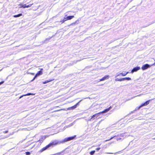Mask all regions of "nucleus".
Segmentation results:
<instances>
[{"instance_id": "9d476101", "label": "nucleus", "mask_w": 155, "mask_h": 155, "mask_svg": "<svg viewBox=\"0 0 155 155\" xmlns=\"http://www.w3.org/2000/svg\"><path fill=\"white\" fill-rule=\"evenodd\" d=\"M81 101H79L78 103L76 104L75 105L71 107L70 108L71 109H74L75 108H76L77 106L79 105V104L80 103V102Z\"/></svg>"}, {"instance_id": "a211bd4d", "label": "nucleus", "mask_w": 155, "mask_h": 155, "mask_svg": "<svg viewBox=\"0 0 155 155\" xmlns=\"http://www.w3.org/2000/svg\"><path fill=\"white\" fill-rule=\"evenodd\" d=\"M95 152V150H92L90 152V153L91 155H93L94 153Z\"/></svg>"}, {"instance_id": "4be33fe9", "label": "nucleus", "mask_w": 155, "mask_h": 155, "mask_svg": "<svg viewBox=\"0 0 155 155\" xmlns=\"http://www.w3.org/2000/svg\"><path fill=\"white\" fill-rule=\"evenodd\" d=\"M8 130H5V131H3V133L6 134V133H8Z\"/></svg>"}, {"instance_id": "f03ea898", "label": "nucleus", "mask_w": 155, "mask_h": 155, "mask_svg": "<svg viewBox=\"0 0 155 155\" xmlns=\"http://www.w3.org/2000/svg\"><path fill=\"white\" fill-rule=\"evenodd\" d=\"M43 68H41L40 69V70L39 71L37 72V73L36 74L35 76L34 77L33 79L31 80V81H33L35 79V78L41 75H42L43 74Z\"/></svg>"}, {"instance_id": "6ab92c4d", "label": "nucleus", "mask_w": 155, "mask_h": 155, "mask_svg": "<svg viewBox=\"0 0 155 155\" xmlns=\"http://www.w3.org/2000/svg\"><path fill=\"white\" fill-rule=\"evenodd\" d=\"M34 95V94H31V93H28L26 94H25V96H29V95Z\"/></svg>"}, {"instance_id": "0eeeda50", "label": "nucleus", "mask_w": 155, "mask_h": 155, "mask_svg": "<svg viewBox=\"0 0 155 155\" xmlns=\"http://www.w3.org/2000/svg\"><path fill=\"white\" fill-rule=\"evenodd\" d=\"M32 5H33V4H30V5H26V4H24L23 5H21L20 7L22 8H27L30 7Z\"/></svg>"}, {"instance_id": "39448f33", "label": "nucleus", "mask_w": 155, "mask_h": 155, "mask_svg": "<svg viewBox=\"0 0 155 155\" xmlns=\"http://www.w3.org/2000/svg\"><path fill=\"white\" fill-rule=\"evenodd\" d=\"M110 78V76L109 75H106L103 77L101 79H100L99 81H104L105 80L108 79Z\"/></svg>"}, {"instance_id": "c85d7f7f", "label": "nucleus", "mask_w": 155, "mask_h": 155, "mask_svg": "<svg viewBox=\"0 0 155 155\" xmlns=\"http://www.w3.org/2000/svg\"><path fill=\"white\" fill-rule=\"evenodd\" d=\"M153 139H154V140H155V138H153Z\"/></svg>"}, {"instance_id": "c756f323", "label": "nucleus", "mask_w": 155, "mask_h": 155, "mask_svg": "<svg viewBox=\"0 0 155 155\" xmlns=\"http://www.w3.org/2000/svg\"><path fill=\"white\" fill-rule=\"evenodd\" d=\"M99 149L97 148V150H98Z\"/></svg>"}, {"instance_id": "ddd939ff", "label": "nucleus", "mask_w": 155, "mask_h": 155, "mask_svg": "<svg viewBox=\"0 0 155 155\" xmlns=\"http://www.w3.org/2000/svg\"><path fill=\"white\" fill-rule=\"evenodd\" d=\"M53 80H52V79H51V80H46L45 81H43L42 82V84H46V83H48V82H51V81H52Z\"/></svg>"}, {"instance_id": "1a4fd4ad", "label": "nucleus", "mask_w": 155, "mask_h": 155, "mask_svg": "<svg viewBox=\"0 0 155 155\" xmlns=\"http://www.w3.org/2000/svg\"><path fill=\"white\" fill-rule=\"evenodd\" d=\"M58 144V143H56L54 142H53L51 143H50L48 144L47 145L48 147H50L52 146L53 145H56Z\"/></svg>"}, {"instance_id": "b1692460", "label": "nucleus", "mask_w": 155, "mask_h": 155, "mask_svg": "<svg viewBox=\"0 0 155 155\" xmlns=\"http://www.w3.org/2000/svg\"><path fill=\"white\" fill-rule=\"evenodd\" d=\"M4 81H2L1 82H0V85H1V84H3L4 83Z\"/></svg>"}, {"instance_id": "4468645a", "label": "nucleus", "mask_w": 155, "mask_h": 155, "mask_svg": "<svg viewBox=\"0 0 155 155\" xmlns=\"http://www.w3.org/2000/svg\"><path fill=\"white\" fill-rule=\"evenodd\" d=\"M67 18L68 20H70L73 18L74 17V15H71V16H68L67 17Z\"/></svg>"}, {"instance_id": "f257e3e1", "label": "nucleus", "mask_w": 155, "mask_h": 155, "mask_svg": "<svg viewBox=\"0 0 155 155\" xmlns=\"http://www.w3.org/2000/svg\"><path fill=\"white\" fill-rule=\"evenodd\" d=\"M152 99H150L148 101H147L144 103H142L139 107H137L138 110L141 107L144 106H146L149 104L150 101L152 100Z\"/></svg>"}, {"instance_id": "6e6552de", "label": "nucleus", "mask_w": 155, "mask_h": 155, "mask_svg": "<svg viewBox=\"0 0 155 155\" xmlns=\"http://www.w3.org/2000/svg\"><path fill=\"white\" fill-rule=\"evenodd\" d=\"M48 148V147L47 145L45 147H44L43 148H42L41 149L39 150V152L40 153H41V152H42L43 151H44L45 150L47 149Z\"/></svg>"}, {"instance_id": "7ed1b4c3", "label": "nucleus", "mask_w": 155, "mask_h": 155, "mask_svg": "<svg viewBox=\"0 0 155 155\" xmlns=\"http://www.w3.org/2000/svg\"><path fill=\"white\" fill-rule=\"evenodd\" d=\"M76 136V135H74L73 136L65 138L64 140V141L66 142L72 140L74 139Z\"/></svg>"}, {"instance_id": "aec40b11", "label": "nucleus", "mask_w": 155, "mask_h": 155, "mask_svg": "<svg viewBox=\"0 0 155 155\" xmlns=\"http://www.w3.org/2000/svg\"><path fill=\"white\" fill-rule=\"evenodd\" d=\"M115 137V136H114V137H111L109 139H108V140H105V141H109L111 139H113L114 137Z\"/></svg>"}, {"instance_id": "9b49d317", "label": "nucleus", "mask_w": 155, "mask_h": 155, "mask_svg": "<svg viewBox=\"0 0 155 155\" xmlns=\"http://www.w3.org/2000/svg\"><path fill=\"white\" fill-rule=\"evenodd\" d=\"M111 108H112V107L110 106L109 108L104 110L103 111H102V113H104L107 112L108 111H109L110 110Z\"/></svg>"}, {"instance_id": "20e7f679", "label": "nucleus", "mask_w": 155, "mask_h": 155, "mask_svg": "<svg viewBox=\"0 0 155 155\" xmlns=\"http://www.w3.org/2000/svg\"><path fill=\"white\" fill-rule=\"evenodd\" d=\"M150 67V65L148 64H146L143 65L141 69L143 70H145Z\"/></svg>"}, {"instance_id": "393cba45", "label": "nucleus", "mask_w": 155, "mask_h": 155, "mask_svg": "<svg viewBox=\"0 0 155 155\" xmlns=\"http://www.w3.org/2000/svg\"><path fill=\"white\" fill-rule=\"evenodd\" d=\"M25 96V95H22V96H21L19 97V99H20V98H22V97H23V96Z\"/></svg>"}, {"instance_id": "423d86ee", "label": "nucleus", "mask_w": 155, "mask_h": 155, "mask_svg": "<svg viewBox=\"0 0 155 155\" xmlns=\"http://www.w3.org/2000/svg\"><path fill=\"white\" fill-rule=\"evenodd\" d=\"M140 67H137L134 68L131 71V73H133L134 72L140 70Z\"/></svg>"}, {"instance_id": "dca6fc26", "label": "nucleus", "mask_w": 155, "mask_h": 155, "mask_svg": "<svg viewBox=\"0 0 155 155\" xmlns=\"http://www.w3.org/2000/svg\"><path fill=\"white\" fill-rule=\"evenodd\" d=\"M128 73V72H126V73H121L120 74L121 75L123 76H126Z\"/></svg>"}, {"instance_id": "5701e85b", "label": "nucleus", "mask_w": 155, "mask_h": 155, "mask_svg": "<svg viewBox=\"0 0 155 155\" xmlns=\"http://www.w3.org/2000/svg\"><path fill=\"white\" fill-rule=\"evenodd\" d=\"M119 81H124V78L120 79H119Z\"/></svg>"}, {"instance_id": "412c9836", "label": "nucleus", "mask_w": 155, "mask_h": 155, "mask_svg": "<svg viewBox=\"0 0 155 155\" xmlns=\"http://www.w3.org/2000/svg\"><path fill=\"white\" fill-rule=\"evenodd\" d=\"M25 154L26 155H30V153L29 152H25Z\"/></svg>"}, {"instance_id": "f3484780", "label": "nucleus", "mask_w": 155, "mask_h": 155, "mask_svg": "<svg viewBox=\"0 0 155 155\" xmlns=\"http://www.w3.org/2000/svg\"><path fill=\"white\" fill-rule=\"evenodd\" d=\"M124 80H131V79L129 77H126L124 78Z\"/></svg>"}, {"instance_id": "a878e982", "label": "nucleus", "mask_w": 155, "mask_h": 155, "mask_svg": "<svg viewBox=\"0 0 155 155\" xmlns=\"http://www.w3.org/2000/svg\"><path fill=\"white\" fill-rule=\"evenodd\" d=\"M97 114H95L93 116H92V117L91 118V119H92L93 117H94Z\"/></svg>"}, {"instance_id": "f8f14e48", "label": "nucleus", "mask_w": 155, "mask_h": 155, "mask_svg": "<svg viewBox=\"0 0 155 155\" xmlns=\"http://www.w3.org/2000/svg\"><path fill=\"white\" fill-rule=\"evenodd\" d=\"M67 20H68L67 17H64L62 20L60 21V22L61 23V24H63L65 21H67Z\"/></svg>"}, {"instance_id": "2eb2a0df", "label": "nucleus", "mask_w": 155, "mask_h": 155, "mask_svg": "<svg viewBox=\"0 0 155 155\" xmlns=\"http://www.w3.org/2000/svg\"><path fill=\"white\" fill-rule=\"evenodd\" d=\"M22 15L21 13H20L17 15H15L13 16L14 18H17L21 16Z\"/></svg>"}, {"instance_id": "bb28decb", "label": "nucleus", "mask_w": 155, "mask_h": 155, "mask_svg": "<svg viewBox=\"0 0 155 155\" xmlns=\"http://www.w3.org/2000/svg\"><path fill=\"white\" fill-rule=\"evenodd\" d=\"M115 81H119V79L118 78H117L115 79Z\"/></svg>"}, {"instance_id": "cd10ccee", "label": "nucleus", "mask_w": 155, "mask_h": 155, "mask_svg": "<svg viewBox=\"0 0 155 155\" xmlns=\"http://www.w3.org/2000/svg\"><path fill=\"white\" fill-rule=\"evenodd\" d=\"M153 64L155 65V62Z\"/></svg>"}]
</instances>
